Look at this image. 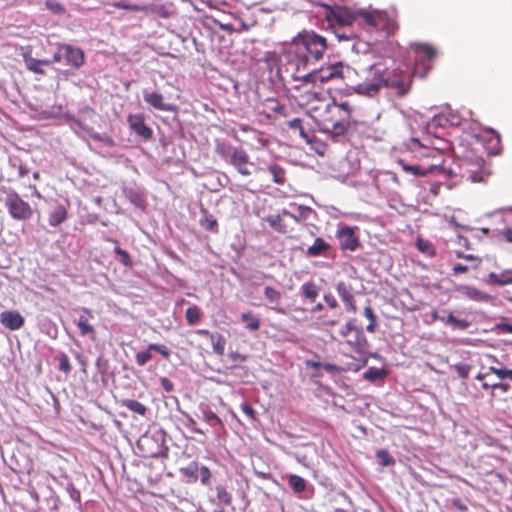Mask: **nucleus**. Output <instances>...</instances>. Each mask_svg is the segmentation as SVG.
Instances as JSON below:
<instances>
[{
    "mask_svg": "<svg viewBox=\"0 0 512 512\" xmlns=\"http://www.w3.org/2000/svg\"><path fill=\"white\" fill-rule=\"evenodd\" d=\"M363 76L349 65L341 62L339 79L346 86L360 95L374 97L382 87H391L397 90L399 96H404L410 90L411 75L406 73L401 77L393 75L386 66L377 62L362 71Z\"/></svg>",
    "mask_w": 512,
    "mask_h": 512,
    "instance_id": "1",
    "label": "nucleus"
},
{
    "mask_svg": "<svg viewBox=\"0 0 512 512\" xmlns=\"http://www.w3.org/2000/svg\"><path fill=\"white\" fill-rule=\"evenodd\" d=\"M296 47L295 65L297 72L309 69L317 61L321 60L329 44L326 37L315 31H303L293 40Z\"/></svg>",
    "mask_w": 512,
    "mask_h": 512,
    "instance_id": "2",
    "label": "nucleus"
},
{
    "mask_svg": "<svg viewBox=\"0 0 512 512\" xmlns=\"http://www.w3.org/2000/svg\"><path fill=\"white\" fill-rule=\"evenodd\" d=\"M360 15L363 20L362 26L368 32L377 31L383 33L384 36H388L396 29L395 21L389 18L385 12L360 10Z\"/></svg>",
    "mask_w": 512,
    "mask_h": 512,
    "instance_id": "3",
    "label": "nucleus"
},
{
    "mask_svg": "<svg viewBox=\"0 0 512 512\" xmlns=\"http://www.w3.org/2000/svg\"><path fill=\"white\" fill-rule=\"evenodd\" d=\"M5 207L10 216L15 220L26 221L30 219L33 214L29 203L24 201L15 191H11L6 195Z\"/></svg>",
    "mask_w": 512,
    "mask_h": 512,
    "instance_id": "4",
    "label": "nucleus"
},
{
    "mask_svg": "<svg viewBox=\"0 0 512 512\" xmlns=\"http://www.w3.org/2000/svg\"><path fill=\"white\" fill-rule=\"evenodd\" d=\"M360 10L353 11L348 7L336 6L331 9L333 19L343 28L353 26L354 24L362 25V17Z\"/></svg>",
    "mask_w": 512,
    "mask_h": 512,
    "instance_id": "5",
    "label": "nucleus"
},
{
    "mask_svg": "<svg viewBox=\"0 0 512 512\" xmlns=\"http://www.w3.org/2000/svg\"><path fill=\"white\" fill-rule=\"evenodd\" d=\"M399 165L403 171L413 176H424L428 172L437 171L439 175L453 177L455 175L452 169H446L445 167L431 165L428 169L423 168L421 165H411L406 163L404 160H399Z\"/></svg>",
    "mask_w": 512,
    "mask_h": 512,
    "instance_id": "6",
    "label": "nucleus"
},
{
    "mask_svg": "<svg viewBox=\"0 0 512 512\" xmlns=\"http://www.w3.org/2000/svg\"><path fill=\"white\" fill-rule=\"evenodd\" d=\"M62 49H64V60L66 65L78 70L85 64V54L81 48L62 43Z\"/></svg>",
    "mask_w": 512,
    "mask_h": 512,
    "instance_id": "7",
    "label": "nucleus"
},
{
    "mask_svg": "<svg viewBox=\"0 0 512 512\" xmlns=\"http://www.w3.org/2000/svg\"><path fill=\"white\" fill-rule=\"evenodd\" d=\"M340 248L343 250L355 251L360 243L358 237L355 235L354 228L344 226L337 232Z\"/></svg>",
    "mask_w": 512,
    "mask_h": 512,
    "instance_id": "8",
    "label": "nucleus"
},
{
    "mask_svg": "<svg viewBox=\"0 0 512 512\" xmlns=\"http://www.w3.org/2000/svg\"><path fill=\"white\" fill-rule=\"evenodd\" d=\"M127 122L129 124L130 129L143 138L144 140H149L153 136L152 129L145 123L144 117L141 114H130L128 116Z\"/></svg>",
    "mask_w": 512,
    "mask_h": 512,
    "instance_id": "9",
    "label": "nucleus"
},
{
    "mask_svg": "<svg viewBox=\"0 0 512 512\" xmlns=\"http://www.w3.org/2000/svg\"><path fill=\"white\" fill-rule=\"evenodd\" d=\"M143 99L146 104L159 111L172 112L176 109L175 105L166 103L164 96L158 92L143 90Z\"/></svg>",
    "mask_w": 512,
    "mask_h": 512,
    "instance_id": "10",
    "label": "nucleus"
},
{
    "mask_svg": "<svg viewBox=\"0 0 512 512\" xmlns=\"http://www.w3.org/2000/svg\"><path fill=\"white\" fill-rule=\"evenodd\" d=\"M23 316L17 311H3L0 313V323L9 330H18L24 325Z\"/></svg>",
    "mask_w": 512,
    "mask_h": 512,
    "instance_id": "11",
    "label": "nucleus"
},
{
    "mask_svg": "<svg viewBox=\"0 0 512 512\" xmlns=\"http://www.w3.org/2000/svg\"><path fill=\"white\" fill-rule=\"evenodd\" d=\"M340 66L341 62H336L326 66H321L320 68H316L319 83L324 84L329 81L338 80Z\"/></svg>",
    "mask_w": 512,
    "mask_h": 512,
    "instance_id": "12",
    "label": "nucleus"
},
{
    "mask_svg": "<svg viewBox=\"0 0 512 512\" xmlns=\"http://www.w3.org/2000/svg\"><path fill=\"white\" fill-rule=\"evenodd\" d=\"M125 198L136 208L144 211L147 203L143 191L138 187H125L123 189Z\"/></svg>",
    "mask_w": 512,
    "mask_h": 512,
    "instance_id": "13",
    "label": "nucleus"
},
{
    "mask_svg": "<svg viewBox=\"0 0 512 512\" xmlns=\"http://www.w3.org/2000/svg\"><path fill=\"white\" fill-rule=\"evenodd\" d=\"M81 314L79 315L76 325L80 330L82 336H89L94 334V327L90 324V320L93 319V314L90 309L86 307L80 308Z\"/></svg>",
    "mask_w": 512,
    "mask_h": 512,
    "instance_id": "14",
    "label": "nucleus"
},
{
    "mask_svg": "<svg viewBox=\"0 0 512 512\" xmlns=\"http://www.w3.org/2000/svg\"><path fill=\"white\" fill-rule=\"evenodd\" d=\"M456 291L461 295L477 302H488L491 299V296L474 286L470 285H459L456 287Z\"/></svg>",
    "mask_w": 512,
    "mask_h": 512,
    "instance_id": "15",
    "label": "nucleus"
},
{
    "mask_svg": "<svg viewBox=\"0 0 512 512\" xmlns=\"http://www.w3.org/2000/svg\"><path fill=\"white\" fill-rule=\"evenodd\" d=\"M330 249L331 245L328 242L321 237H317L314 243L306 250V255L308 257L326 256Z\"/></svg>",
    "mask_w": 512,
    "mask_h": 512,
    "instance_id": "16",
    "label": "nucleus"
},
{
    "mask_svg": "<svg viewBox=\"0 0 512 512\" xmlns=\"http://www.w3.org/2000/svg\"><path fill=\"white\" fill-rule=\"evenodd\" d=\"M486 283L493 286H505L512 284V270H504L501 273L490 272Z\"/></svg>",
    "mask_w": 512,
    "mask_h": 512,
    "instance_id": "17",
    "label": "nucleus"
},
{
    "mask_svg": "<svg viewBox=\"0 0 512 512\" xmlns=\"http://www.w3.org/2000/svg\"><path fill=\"white\" fill-rule=\"evenodd\" d=\"M296 210V213H292L284 209L282 211V215L290 217L291 219L299 223L303 220H307L310 217V215L314 213L312 208L304 205L296 206Z\"/></svg>",
    "mask_w": 512,
    "mask_h": 512,
    "instance_id": "18",
    "label": "nucleus"
},
{
    "mask_svg": "<svg viewBox=\"0 0 512 512\" xmlns=\"http://www.w3.org/2000/svg\"><path fill=\"white\" fill-rule=\"evenodd\" d=\"M198 333L201 335L210 336V338L212 340L213 351L217 355H220V356L224 354L226 340L223 335L218 334V333L213 334V333H210L208 330H199Z\"/></svg>",
    "mask_w": 512,
    "mask_h": 512,
    "instance_id": "19",
    "label": "nucleus"
},
{
    "mask_svg": "<svg viewBox=\"0 0 512 512\" xmlns=\"http://www.w3.org/2000/svg\"><path fill=\"white\" fill-rule=\"evenodd\" d=\"M264 296L265 298L274 306L271 307L272 310L276 311L277 313H283V309L278 307V304L281 300L282 294L279 290H276L275 288L271 286H266L264 288Z\"/></svg>",
    "mask_w": 512,
    "mask_h": 512,
    "instance_id": "20",
    "label": "nucleus"
},
{
    "mask_svg": "<svg viewBox=\"0 0 512 512\" xmlns=\"http://www.w3.org/2000/svg\"><path fill=\"white\" fill-rule=\"evenodd\" d=\"M67 218V209L65 206L57 205L49 214V224L53 227L59 226Z\"/></svg>",
    "mask_w": 512,
    "mask_h": 512,
    "instance_id": "21",
    "label": "nucleus"
},
{
    "mask_svg": "<svg viewBox=\"0 0 512 512\" xmlns=\"http://www.w3.org/2000/svg\"><path fill=\"white\" fill-rule=\"evenodd\" d=\"M347 343L356 351L360 352L367 346V339L364 334L363 328L356 330L353 337L347 340Z\"/></svg>",
    "mask_w": 512,
    "mask_h": 512,
    "instance_id": "22",
    "label": "nucleus"
},
{
    "mask_svg": "<svg viewBox=\"0 0 512 512\" xmlns=\"http://www.w3.org/2000/svg\"><path fill=\"white\" fill-rule=\"evenodd\" d=\"M348 118H345L344 116H341V119L335 122L331 123V127L327 128L326 130L333 136V137H339L343 136L349 127V122L347 120Z\"/></svg>",
    "mask_w": 512,
    "mask_h": 512,
    "instance_id": "23",
    "label": "nucleus"
},
{
    "mask_svg": "<svg viewBox=\"0 0 512 512\" xmlns=\"http://www.w3.org/2000/svg\"><path fill=\"white\" fill-rule=\"evenodd\" d=\"M199 463L191 461L187 466L180 468V473L187 478L190 483H195L198 480Z\"/></svg>",
    "mask_w": 512,
    "mask_h": 512,
    "instance_id": "24",
    "label": "nucleus"
},
{
    "mask_svg": "<svg viewBox=\"0 0 512 512\" xmlns=\"http://www.w3.org/2000/svg\"><path fill=\"white\" fill-rule=\"evenodd\" d=\"M415 52L417 53L418 60L421 62L431 60L436 56V50L432 46L426 44H415Z\"/></svg>",
    "mask_w": 512,
    "mask_h": 512,
    "instance_id": "25",
    "label": "nucleus"
},
{
    "mask_svg": "<svg viewBox=\"0 0 512 512\" xmlns=\"http://www.w3.org/2000/svg\"><path fill=\"white\" fill-rule=\"evenodd\" d=\"M288 484L289 487L296 494H301L305 492L307 486L306 480L303 477L295 474H291L288 476Z\"/></svg>",
    "mask_w": 512,
    "mask_h": 512,
    "instance_id": "26",
    "label": "nucleus"
},
{
    "mask_svg": "<svg viewBox=\"0 0 512 512\" xmlns=\"http://www.w3.org/2000/svg\"><path fill=\"white\" fill-rule=\"evenodd\" d=\"M121 406L141 416H145L148 411V408L145 405L133 399H123L121 401Z\"/></svg>",
    "mask_w": 512,
    "mask_h": 512,
    "instance_id": "27",
    "label": "nucleus"
},
{
    "mask_svg": "<svg viewBox=\"0 0 512 512\" xmlns=\"http://www.w3.org/2000/svg\"><path fill=\"white\" fill-rule=\"evenodd\" d=\"M300 291L301 294L310 302H314L319 295V288L312 281L303 283L300 288Z\"/></svg>",
    "mask_w": 512,
    "mask_h": 512,
    "instance_id": "28",
    "label": "nucleus"
},
{
    "mask_svg": "<svg viewBox=\"0 0 512 512\" xmlns=\"http://www.w3.org/2000/svg\"><path fill=\"white\" fill-rule=\"evenodd\" d=\"M65 118L70 122V126L74 131H76V128H78L86 132L89 136L92 134L93 128L87 125L84 119L75 117L71 114H67Z\"/></svg>",
    "mask_w": 512,
    "mask_h": 512,
    "instance_id": "29",
    "label": "nucleus"
},
{
    "mask_svg": "<svg viewBox=\"0 0 512 512\" xmlns=\"http://www.w3.org/2000/svg\"><path fill=\"white\" fill-rule=\"evenodd\" d=\"M107 241L115 244L114 253L120 257V263L125 267H131L133 265L131 257L126 250L122 249L119 246L118 241L116 239H112V238L107 239Z\"/></svg>",
    "mask_w": 512,
    "mask_h": 512,
    "instance_id": "30",
    "label": "nucleus"
},
{
    "mask_svg": "<svg viewBox=\"0 0 512 512\" xmlns=\"http://www.w3.org/2000/svg\"><path fill=\"white\" fill-rule=\"evenodd\" d=\"M268 171L272 175V180L274 183L278 185H283L285 183V170L281 166L272 164L268 167Z\"/></svg>",
    "mask_w": 512,
    "mask_h": 512,
    "instance_id": "31",
    "label": "nucleus"
},
{
    "mask_svg": "<svg viewBox=\"0 0 512 512\" xmlns=\"http://www.w3.org/2000/svg\"><path fill=\"white\" fill-rule=\"evenodd\" d=\"M236 149L237 147H233L232 145L227 143H222L217 145L216 152L224 161L229 163Z\"/></svg>",
    "mask_w": 512,
    "mask_h": 512,
    "instance_id": "32",
    "label": "nucleus"
},
{
    "mask_svg": "<svg viewBox=\"0 0 512 512\" xmlns=\"http://www.w3.org/2000/svg\"><path fill=\"white\" fill-rule=\"evenodd\" d=\"M336 290L343 303L354 298L351 285L343 281L337 283Z\"/></svg>",
    "mask_w": 512,
    "mask_h": 512,
    "instance_id": "33",
    "label": "nucleus"
},
{
    "mask_svg": "<svg viewBox=\"0 0 512 512\" xmlns=\"http://www.w3.org/2000/svg\"><path fill=\"white\" fill-rule=\"evenodd\" d=\"M24 62L29 71L40 75L45 74V70L42 68V62H40L39 59H35L31 56H24Z\"/></svg>",
    "mask_w": 512,
    "mask_h": 512,
    "instance_id": "34",
    "label": "nucleus"
},
{
    "mask_svg": "<svg viewBox=\"0 0 512 512\" xmlns=\"http://www.w3.org/2000/svg\"><path fill=\"white\" fill-rule=\"evenodd\" d=\"M248 161H249V157H248L247 152L244 149L237 147V149L235 150V152L232 155V159L229 162V164L236 167L241 164H248Z\"/></svg>",
    "mask_w": 512,
    "mask_h": 512,
    "instance_id": "35",
    "label": "nucleus"
},
{
    "mask_svg": "<svg viewBox=\"0 0 512 512\" xmlns=\"http://www.w3.org/2000/svg\"><path fill=\"white\" fill-rule=\"evenodd\" d=\"M309 72L304 75H294L293 79L295 81H300L302 83H309V84H316L319 82L317 77V71L316 68L309 67Z\"/></svg>",
    "mask_w": 512,
    "mask_h": 512,
    "instance_id": "36",
    "label": "nucleus"
},
{
    "mask_svg": "<svg viewBox=\"0 0 512 512\" xmlns=\"http://www.w3.org/2000/svg\"><path fill=\"white\" fill-rule=\"evenodd\" d=\"M185 318L188 324L195 325L200 321L201 318V310L198 306L193 305L187 308L185 312Z\"/></svg>",
    "mask_w": 512,
    "mask_h": 512,
    "instance_id": "37",
    "label": "nucleus"
},
{
    "mask_svg": "<svg viewBox=\"0 0 512 512\" xmlns=\"http://www.w3.org/2000/svg\"><path fill=\"white\" fill-rule=\"evenodd\" d=\"M266 221L268 222L270 227L272 229H274L275 231H277L279 233H286L287 232L286 226L283 223V220H282L280 215H269L266 218Z\"/></svg>",
    "mask_w": 512,
    "mask_h": 512,
    "instance_id": "38",
    "label": "nucleus"
},
{
    "mask_svg": "<svg viewBox=\"0 0 512 512\" xmlns=\"http://www.w3.org/2000/svg\"><path fill=\"white\" fill-rule=\"evenodd\" d=\"M375 457H376L378 463L383 467H388L395 463V459L385 449L377 450Z\"/></svg>",
    "mask_w": 512,
    "mask_h": 512,
    "instance_id": "39",
    "label": "nucleus"
},
{
    "mask_svg": "<svg viewBox=\"0 0 512 512\" xmlns=\"http://www.w3.org/2000/svg\"><path fill=\"white\" fill-rule=\"evenodd\" d=\"M385 376L386 372L383 369H378L375 367H370L363 374V378L370 382H375L376 380L383 379Z\"/></svg>",
    "mask_w": 512,
    "mask_h": 512,
    "instance_id": "40",
    "label": "nucleus"
},
{
    "mask_svg": "<svg viewBox=\"0 0 512 512\" xmlns=\"http://www.w3.org/2000/svg\"><path fill=\"white\" fill-rule=\"evenodd\" d=\"M242 322H247L246 328L249 331H257L260 328V320L253 317L251 312H245L241 315Z\"/></svg>",
    "mask_w": 512,
    "mask_h": 512,
    "instance_id": "41",
    "label": "nucleus"
},
{
    "mask_svg": "<svg viewBox=\"0 0 512 512\" xmlns=\"http://www.w3.org/2000/svg\"><path fill=\"white\" fill-rule=\"evenodd\" d=\"M90 137L97 141V142H100L102 143L103 145L107 146V147H113L115 146V141L114 139L109 136L108 134L104 133V134H100L98 132H95L94 130L92 131V134H90Z\"/></svg>",
    "mask_w": 512,
    "mask_h": 512,
    "instance_id": "42",
    "label": "nucleus"
},
{
    "mask_svg": "<svg viewBox=\"0 0 512 512\" xmlns=\"http://www.w3.org/2000/svg\"><path fill=\"white\" fill-rule=\"evenodd\" d=\"M489 371L494 373L500 380L509 379L512 381V369L491 366L489 367Z\"/></svg>",
    "mask_w": 512,
    "mask_h": 512,
    "instance_id": "43",
    "label": "nucleus"
},
{
    "mask_svg": "<svg viewBox=\"0 0 512 512\" xmlns=\"http://www.w3.org/2000/svg\"><path fill=\"white\" fill-rule=\"evenodd\" d=\"M9 165L11 168L17 170L18 178H23L29 172V170L24 165H22L21 161L18 158H10Z\"/></svg>",
    "mask_w": 512,
    "mask_h": 512,
    "instance_id": "44",
    "label": "nucleus"
},
{
    "mask_svg": "<svg viewBox=\"0 0 512 512\" xmlns=\"http://www.w3.org/2000/svg\"><path fill=\"white\" fill-rule=\"evenodd\" d=\"M202 485L209 487L211 485V472L207 466H199L198 477Z\"/></svg>",
    "mask_w": 512,
    "mask_h": 512,
    "instance_id": "45",
    "label": "nucleus"
},
{
    "mask_svg": "<svg viewBox=\"0 0 512 512\" xmlns=\"http://www.w3.org/2000/svg\"><path fill=\"white\" fill-rule=\"evenodd\" d=\"M153 350H149V346L144 351L137 352L135 359L139 366H144L152 359V352Z\"/></svg>",
    "mask_w": 512,
    "mask_h": 512,
    "instance_id": "46",
    "label": "nucleus"
},
{
    "mask_svg": "<svg viewBox=\"0 0 512 512\" xmlns=\"http://www.w3.org/2000/svg\"><path fill=\"white\" fill-rule=\"evenodd\" d=\"M217 499L224 505H230L232 501L231 494L222 486L216 487Z\"/></svg>",
    "mask_w": 512,
    "mask_h": 512,
    "instance_id": "47",
    "label": "nucleus"
},
{
    "mask_svg": "<svg viewBox=\"0 0 512 512\" xmlns=\"http://www.w3.org/2000/svg\"><path fill=\"white\" fill-rule=\"evenodd\" d=\"M451 367L456 370L459 377L462 379L468 378L470 370L472 368L471 365L466 364V363H461V362L453 364V365H451Z\"/></svg>",
    "mask_w": 512,
    "mask_h": 512,
    "instance_id": "48",
    "label": "nucleus"
},
{
    "mask_svg": "<svg viewBox=\"0 0 512 512\" xmlns=\"http://www.w3.org/2000/svg\"><path fill=\"white\" fill-rule=\"evenodd\" d=\"M359 328L360 327H358L356 325V320L351 319L344 326L341 327L339 332H340L341 336L348 337L351 333L354 334L356 332V330H359Z\"/></svg>",
    "mask_w": 512,
    "mask_h": 512,
    "instance_id": "49",
    "label": "nucleus"
},
{
    "mask_svg": "<svg viewBox=\"0 0 512 512\" xmlns=\"http://www.w3.org/2000/svg\"><path fill=\"white\" fill-rule=\"evenodd\" d=\"M203 418L207 421L211 426L215 427L216 425L222 426V420L211 410H206L203 412Z\"/></svg>",
    "mask_w": 512,
    "mask_h": 512,
    "instance_id": "50",
    "label": "nucleus"
},
{
    "mask_svg": "<svg viewBox=\"0 0 512 512\" xmlns=\"http://www.w3.org/2000/svg\"><path fill=\"white\" fill-rule=\"evenodd\" d=\"M495 329L501 333L512 334V322L508 321L506 318H502L495 324Z\"/></svg>",
    "mask_w": 512,
    "mask_h": 512,
    "instance_id": "51",
    "label": "nucleus"
},
{
    "mask_svg": "<svg viewBox=\"0 0 512 512\" xmlns=\"http://www.w3.org/2000/svg\"><path fill=\"white\" fill-rule=\"evenodd\" d=\"M67 493L69 494L70 498L76 502V503H80L81 502V495H80V491L74 486L73 483L71 482H68L66 487H65Z\"/></svg>",
    "mask_w": 512,
    "mask_h": 512,
    "instance_id": "52",
    "label": "nucleus"
},
{
    "mask_svg": "<svg viewBox=\"0 0 512 512\" xmlns=\"http://www.w3.org/2000/svg\"><path fill=\"white\" fill-rule=\"evenodd\" d=\"M431 124L435 127H447L450 126V121L447 115H436L433 117Z\"/></svg>",
    "mask_w": 512,
    "mask_h": 512,
    "instance_id": "53",
    "label": "nucleus"
},
{
    "mask_svg": "<svg viewBox=\"0 0 512 512\" xmlns=\"http://www.w3.org/2000/svg\"><path fill=\"white\" fill-rule=\"evenodd\" d=\"M241 410L252 421H257L258 420L257 412L253 409V407L249 403L243 402L241 404Z\"/></svg>",
    "mask_w": 512,
    "mask_h": 512,
    "instance_id": "54",
    "label": "nucleus"
},
{
    "mask_svg": "<svg viewBox=\"0 0 512 512\" xmlns=\"http://www.w3.org/2000/svg\"><path fill=\"white\" fill-rule=\"evenodd\" d=\"M149 350L160 353L164 358H168L171 354V351L166 346L158 343H150Z\"/></svg>",
    "mask_w": 512,
    "mask_h": 512,
    "instance_id": "55",
    "label": "nucleus"
},
{
    "mask_svg": "<svg viewBox=\"0 0 512 512\" xmlns=\"http://www.w3.org/2000/svg\"><path fill=\"white\" fill-rule=\"evenodd\" d=\"M351 49L357 54L367 53L369 51V44L367 42L357 40L352 44Z\"/></svg>",
    "mask_w": 512,
    "mask_h": 512,
    "instance_id": "56",
    "label": "nucleus"
},
{
    "mask_svg": "<svg viewBox=\"0 0 512 512\" xmlns=\"http://www.w3.org/2000/svg\"><path fill=\"white\" fill-rule=\"evenodd\" d=\"M201 225L207 231H216L218 223H217V220L215 218H213V217H206L204 220L201 221Z\"/></svg>",
    "mask_w": 512,
    "mask_h": 512,
    "instance_id": "57",
    "label": "nucleus"
},
{
    "mask_svg": "<svg viewBox=\"0 0 512 512\" xmlns=\"http://www.w3.org/2000/svg\"><path fill=\"white\" fill-rule=\"evenodd\" d=\"M186 417L185 426L189 429H191L193 432L197 434H204V432L196 427V421L187 413H183Z\"/></svg>",
    "mask_w": 512,
    "mask_h": 512,
    "instance_id": "58",
    "label": "nucleus"
},
{
    "mask_svg": "<svg viewBox=\"0 0 512 512\" xmlns=\"http://www.w3.org/2000/svg\"><path fill=\"white\" fill-rule=\"evenodd\" d=\"M334 107H336V108L340 109L341 111H343V113H344L343 116L345 118H350L351 112H352V107L350 106L348 101H343V102H341L339 104L334 102Z\"/></svg>",
    "mask_w": 512,
    "mask_h": 512,
    "instance_id": "59",
    "label": "nucleus"
},
{
    "mask_svg": "<svg viewBox=\"0 0 512 512\" xmlns=\"http://www.w3.org/2000/svg\"><path fill=\"white\" fill-rule=\"evenodd\" d=\"M59 369L65 373L71 370L69 358L66 354H62L59 358Z\"/></svg>",
    "mask_w": 512,
    "mask_h": 512,
    "instance_id": "60",
    "label": "nucleus"
},
{
    "mask_svg": "<svg viewBox=\"0 0 512 512\" xmlns=\"http://www.w3.org/2000/svg\"><path fill=\"white\" fill-rule=\"evenodd\" d=\"M160 384L165 392L170 393V392L174 391V384L167 377H161Z\"/></svg>",
    "mask_w": 512,
    "mask_h": 512,
    "instance_id": "61",
    "label": "nucleus"
},
{
    "mask_svg": "<svg viewBox=\"0 0 512 512\" xmlns=\"http://www.w3.org/2000/svg\"><path fill=\"white\" fill-rule=\"evenodd\" d=\"M335 36L339 39V41L341 40H352L354 39L356 36L355 34L352 32V31H343V32H340L339 30H336L335 31Z\"/></svg>",
    "mask_w": 512,
    "mask_h": 512,
    "instance_id": "62",
    "label": "nucleus"
},
{
    "mask_svg": "<svg viewBox=\"0 0 512 512\" xmlns=\"http://www.w3.org/2000/svg\"><path fill=\"white\" fill-rule=\"evenodd\" d=\"M62 59H64V49H62V43L57 45V51L54 53L51 62L59 63Z\"/></svg>",
    "mask_w": 512,
    "mask_h": 512,
    "instance_id": "63",
    "label": "nucleus"
},
{
    "mask_svg": "<svg viewBox=\"0 0 512 512\" xmlns=\"http://www.w3.org/2000/svg\"><path fill=\"white\" fill-rule=\"evenodd\" d=\"M229 358L232 362L234 363H237V362H244L246 361L247 359V356L244 355V354H240L239 352L237 351H232L229 353Z\"/></svg>",
    "mask_w": 512,
    "mask_h": 512,
    "instance_id": "64",
    "label": "nucleus"
}]
</instances>
